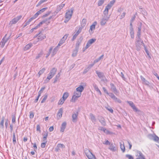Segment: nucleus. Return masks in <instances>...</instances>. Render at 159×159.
<instances>
[{"instance_id":"24","label":"nucleus","mask_w":159,"mask_h":159,"mask_svg":"<svg viewBox=\"0 0 159 159\" xmlns=\"http://www.w3.org/2000/svg\"><path fill=\"white\" fill-rule=\"evenodd\" d=\"M57 71V69L55 68H53L50 71V73H49L51 75H52L53 76L55 75L56 73V72Z\"/></svg>"},{"instance_id":"8","label":"nucleus","mask_w":159,"mask_h":159,"mask_svg":"<svg viewBox=\"0 0 159 159\" xmlns=\"http://www.w3.org/2000/svg\"><path fill=\"white\" fill-rule=\"evenodd\" d=\"M136 159H145L144 155L142 153L139 151H137L136 152Z\"/></svg>"},{"instance_id":"37","label":"nucleus","mask_w":159,"mask_h":159,"mask_svg":"<svg viewBox=\"0 0 159 159\" xmlns=\"http://www.w3.org/2000/svg\"><path fill=\"white\" fill-rule=\"evenodd\" d=\"M32 46V44L31 43L29 44L26 45L24 48V50L26 51L29 49Z\"/></svg>"},{"instance_id":"30","label":"nucleus","mask_w":159,"mask_h":159,"mask_svg":"<svg viewBox=\"0 0 159 159\" xmlns=\"http://www.w3.org/2000/svg\"><path fill=\"white\" fill-rule=\"evenodd\" d=\"M7 34H6L2 40V41L4 42V43H6L7 42L8 40L10 39V36L8 37H7Z\"/></svg>"},{"instance_id":"13","label":"nucleus","mask_w":159,"mask_h":159,"mask_svg":"<svg viewBox=\"0 0 159 159\" xmlns=\"http://www.w3.org/2000/svg\"><path fill=\"white\" fill-rule=\"evenodd\" d=\"M78 112L74 113L72 115V121L73 122H76L77 121V118L78 116Z\"/></svg>"},{"instance_id":"3","label":"nucleus","mask_w":159,"mask_h":159,"mask_svg":"<svg viewBox=\"0 0 159 159\" xmlns=\"http://www.w3.org/2000/svg\"><path fill=\"white\" fill-rule=\"evenodd\" d=\"M84 152L89 159H96V157L89 150L86 149L84 150Z\"/></svg>"},{"instance_id":"36","label":"nucleus","mask_w":159,"mask_h":159,"mask_svg":"<svg viewBox=\"0 0 159 159\" xmlns=\"http://www.w3.org/2000/svg\"><path fill=\"white\" fill-rule=\"evenodd\" d=\"M45 70V68H43L41 70H40L38 73V76H39V77L40 75L43 74Z\"/></svg>"},{"instance_id":"11","label":"nucleus","mask_w":159,"mask_h":159,"mask_svg":"<svg viewBox=\"0 0 159 159\" xmlns=\"http://www.w3.org/2000/svg\"><path fill=\"white\" fill-rule=\"evenodd\" d=\"M127 102L133 108L134 111L135 112L139 111V110L135 106V105H134L133 102L131 101H127Z\"/></svg>"},{"instance_id":"9","label":"nucleus","mask_w":159,"mask_h":159,"mask_svg":"<svg viewBox=\"0 0 159 159\" xmlns=\"http://www.w3.org/2000/svg\"><path fill=\"white\" fill-rule=\"evenodd\" d=\"M68 34H66L64 36V37L61 39L60 41L57 45V47H59L61 46L62 44H63L64 43L65 41L67 38V37H68Z\"/></svg>"},{"instance_id":"2","label":"nucleus","mask_w":159,"mask_h":159,"mask_svg":"<svg viewBox=\"0 0 159 159\" xmlns=\"http://www.w3.org/2000/svg\"><path fill=\"white\" fill-rule=\"evenodd\" d=\"M81 93L76 90L74 92V95L72 97L71 101L72 102H75L77 100L78 98L81 96Z\"/></svg>"},{"instance_id":"17","label":"nucleus","mask_w":159,"mask_h":159,"mask_svg":"<svg viewBox=\"0 0 159 159\" xmlns=\"http://www.w3.org/2000/svg\"><path fill=\"white\" fill-rule=\"evenodd\" d=\"M62 108H61L59 109L57 115V117L58 119H59L62 117Z\"/></svg>"},{"instance_id":"34","label":"nucleus","mask_w":159,"mask_h":159,"mask_svg":"<svg viewBox=\"0 0 159 159\" xmlns=\"http://www.w3.org/2000/svg\"><path fill=\"white\" fill-rule=\"evenodd\" d=\"M5 118L3 117L2 118V120L0 123V127L3 129L4 128V122Z\"/></svg>"},{"instance_id":"7","label":"nucleus","mask_w":159,"mask_h":159,"mask_svg":"<svg viewBox=\"0 0 159 159\" xmlns=\"http://www.w3.org/2000/svg\"><path fill=\"white\" fill-rule=\"evenodd\" d=\"M35 37H37L38 41H41L44 39L45 38L46 36L45 34L40 32L38 34L36 35Z\"/></svg>"},{"instance_id":"59","label":"nucleus","mask_w":159,"mask_h":159,"mask_svg":"<svg viewBox=\"0 0 159 159\" xmlns=\"http://www.w3.org/2000/svg\"><path fill=\"white\" fill-rule=\"evenodd\" d=\"M115 2V0H113L111 1L108 4L110 6H111V7H112V6L113 5Z\"/></svg>"},{"instance_id":"22","label":"nucleus","mask_w":159,"mask_h":159,"mask_svg":"<svg viewBox=\"0 0 159 159\" xmlns=\"http://www.w3.org/2000/svg\"><path fill=\"white\" fill-rule=\"evenodd\" d=\"M140 78L143 84L147 85H149V82L147 80H146L143 76H141Z\"/></svg>"},{"instance_id":"26","label":"nucleus","mask_w":159,"mask_h":159,"mask_svg":"<svg viewBox=\"0 0 159 159\" xmlns=\"http://www.w3.org/2000/svg\"><path fill=\"white\" fill-rule=\"evenodd\" d=\"M93 87L94 89L96 91H97V92L100 95H102L101 92V91L100 90L98 89V86L97 85L95 84H93Z\"/></svg>"},{"instance_id":"19","label":"nucleus","mask_w":159,"mask_h":159,"mask_svg":"<svg viewBox=\"0 0 159 159\" xmlns=\"http://www.w3.org/2000/svg\"><path fill=\"white\" fill-rule=\"evenodd\" d=\"M110 86L111 89L113 92H114L115 93H116L117 92V89H116L115 86L113 84L111 83L110 84Z\"/></svg>"},{"instance_id":"58","label":"nucleus","mask_w":159,"mask_h":159,"mask_svg":"<svg viewBox=\"0 0 159 159\" xmlns=\"http://www.w3.org/2000/svg\"><path fill=\"white\" fill-rule=\"evenodd\" d=\"M47 98V95H45L44 96L43 98V99L42 100L41 102L42 103H43L46 100Z\"/></svg>"},{"instance_id":"53","label":"nucleus","mask_w":159,"mask_h":159,"mask_svg":"<svg viewBox=\"0 0 159 159\" xmlns=\"http://www.w3.org/2000/svg\"><path fill=\"white\" fill-rule=\"evenodd\" d=\"M114 101L116 102H117L119 103H121V100L119 99L117 97H115V98L113 99Z\"/></svg>"},{"instance_id":"56","label":"nucleus","mask_w":159,"mask_h":159,"mask_svg":"<svg viewBox=\"0 0 159 159\" xmlns=\"http://www.w3.org/2000/svg\"><path fill=\"white\" fill-rule=\"evenodd\" d=\"M103 143L106 145H110L111 143L107 140H106L103 142Z\"/></svg>"},{"instance_id":"6","label":"nucleus","mask_w":159,"mask_h":159,"mask_svg":"<svg viewBox=\"0 0 159 159\" xmlns=\"http://www.w3.org/2000/svg\"><path fill=\"white\" fill-rule=\"evenodd\" d=\"M96 40V39H92L89 40L88 41L86 46L84 48L83 52H84L85 50H86L89 48L92 44Z\"/></svg>"},{"instance_id":"52","label":"nucleus","mask_w":159,"mask_h":159,"mask_svg":"<svg viewBox=\"0 0 159 159\" xmlns=\"http://www.w3.org/2000/svg\"><path fill=\"white\" fill-rule=\"evenodd\" d=\"M47 0H41L36 5V7H38L40 6L41 4L46 1Z\"/></svg>"},{"instance_id":"27","label":"nucleus","mask_w":159,"mask_h":159,"mask_svg":"<svg viewBox=\"0 0 159 159\" xmlns=\"http://www.w3.org/2000/svg\"><path fill=\"white\" fill-rule=\"evenodd\" d=\"M47 9V7L43 8L38 11L35 14L38 16L39 15L44 11Z\"/></svg>"},{"instance_id":"63","label":"nucleus","mask_w":159,"mask_h":159,"mask_svg":"<svg viewBox=\"0 0 159 159\" xmlns=\"http://www.w3.org/2000/svg\"><path fill=\"white\" fill-rule=\"evenodd\" d=\"M126 157L128 158V159H134L133 157L130 155L126 154Z\"/></svg>"},{"instance_id":"31","label":"nucleus","mask_w":159,"mask_h":159,"mask_svg":"<svg viewBox=\"0 0 159 159\" xmlns=\"http://www.w3.org/2000/svg\"><path fill=\"white\" fill-rule=\"evenodd\" d=\"M53 76L52 75H51V74H50L49 73L48 76H47V79L46 80H45V82L46 83H48L49 80L52 78Z\"/></svg>"},{"instance_id":"40","label":"nucleus","mask_w":159,"mask_h":159,"mask_svg":"<svg viewBox=\"0 0 159 159\" xmlns=\"http://www.w3.org/2000/svg\"><path fill=\"white\" fill-rule=\"evenodd\" d=\"M60 73H58L56 75V76L55 77V78H54V82H53L54 83H55L57 81V80H58V79L60 77Z\"/></svg>"},{"instance_id":"47","label":"nucleus","mask_w":159,"mask_h":159,"mask_svg":"<svg viewBox=\"0 0 159 159\" xmlns=\"http://www.w3.org/2000/svg\"><path fill=\"white\" fill-rule=\"evenodd\" d=\"M13 142L14 144H15L16 143V138L14 133H13Z\"/></svg>"},{"instance_id":"45","label":"nucleus","mask_w":159,"mask_h":159,"mask_svg":"<svg viewBox=\"0 0 159 159\" xmlns=\"http://www.w3.org/2000/svg\"><path fill=\"white\" fill-rule=\"evenodd\" d=\"M103 55H102L100 57L96 59L94 61V63H96L98 62L101 59L103 58Z\"/></svg>"},{"instance_id":"18","label":"nucleus","mask_w":159,"mask_h":159,"mask_svg":"<svg viewBox=\"0 0 159 159\" xmlns=\"http://www.w3.org/2000/svg\"><path fill=\"white\" fill-rule=\"evenodd\" d=\"M82 30V28L80 27L78 31L75 33V34L73 36L72 40H74L77 37L78 34L81 32Z\"/></svg>"},{"instance_id":"29","label":"nucleus","mask_w":159,"mask_h":159,"mask_svg":"<svg viewBox=\"0 0 159 159\" xmlns=\"http://www.w3.org/2000/svg\"><path fill=\"white\" fill-rule=\"evenodd\" d=\"M7 34H6L2 40V41L4 42V43H6L7 42L8 40L10 39V36L8 37H7Z\"/></svg>"},{"instance_id":"32","label":"nucleus","mask_w":159,"mask_h":159,"mask_svg":"<svg viewBox=\"0 0 159 159\" xmlns=\"http://www.w3.org/2000/svg\"><path fill=\"white\" fill-rule=\"evenodd\" d=\"M82 39L80 38L77 42V43L76 44V47H75L76 49H78L79 47L81 42Z\"/></svg>"},{"instance_id":"42","label":"nucleus","mask_w":159,"mask_h":159,"mask_svg":"<svg viewBox=\"0 0 159 159\" xmlns=\"http://www.w3.org/2000/svg\"><path fill=\"white\" fill-rule=\"evenodd\" d=\"M69 94L68 93L66 92L62 96V98H63L65 100L68 97Z\"/></svg>"},{"instance_id":"39","label":"nucleus","mask_w":159,"mask_h":159,"mask_svg":"<svg viewBox=\"0 0 159 159\" xmlns=\"http://www.w3.org/2000/svg\"><path fill=\"white\" fill-rule=\"evenodd\" d=\"M87 20L85 19H83L81 22V26L82 27H84L86 25Z\"/></svg>"},{"instance_id":"55","label":"nucleus","mask_w":159,"mask_h":159,"mask_svg":"<svg viewBox=\"0 0 159 159\" xmlns=\"http://www.w3.org/2000/svg\"><path fill=\"white\" fill-rule=\"evenodd\" d=\"M107 94L108 95L113 99L116 97L112 93H108Z\"/></svg>"},{"instance_id":"54","label":"nucleus","mask_w":159,"mask_h":159,"mask_svg":"<svg viewBox=\"0 0 159 159\" xmlns=\"http://www.w3.org/2000/svg\"><path fill=\"white\" fill-rule=\"evenodd\" d=\"M52 49V47H51L49 50L48 52L46 54V58L48 57L49 56V55H50V54L51 53V52Z\"/></svg>"},{"instance_id":"64","label":"nucleus","mask_w":159,"mask_h":159,"mask_svg":"<svg viewBox=\"0 0 159 159\" xmlns=\"http://www.w3.org/2000/svg\"><path fill=\"white\" fill-rule=\"evenodd\" d=\"M5 44V43H4V42H3V41H2V40H1V41L0 42V46L2 48H3L4 47Z\"/></svg>"},{"instance_id":"43","label":"nucleus","mask_w":159,"mask_h":159,"mask_svg":"<svg viewBox=\"0 0 159 159\" xmlns=\"http://www.w3.org/2000/svg\"><path fill=\"white\" fill-rule=\"evenodd\" d=\"M153 140L159 143V138L156 135H154Z\"/></svg>"},{"instance_id":"44","label":"nucleus","mask_w":159,"mask_h":159,"mask_svg":"<svg viewBox=\"0 0 159 159\" xmlns=\"http://www.w3.org/2000/svg\"><path fill=\"white\" fill-rule=\"evenodd\" d=\"M65 101V100L63 98H61L59 101L58 103V104L59 105H62L64 102Z\"/></svg>"},{"instance_id":"5","label":"nucleus","mask_w":159,"mask_h":159,"mask_svg":"<svg viewBox=\"0 0 159 159\" xmlns=\"http://www.w3.org/2000/svg\"><path fill=\"white\" fill-rule=\"evenodd\" d=\"M21 17L22 16L20 15L14 18L10 22L9 24L10 25H12L13 24H16L21 19Z\"/></svg>"},{"instance_id":"51","label":"nucleus","mask_w":159,"mask_h":159,"mask_svg":"<svg viewBox=\"0 0 159 159\" xmlns=\"http://www.w3.org/2000/svg\"><path fill=\"white\" fill-rule=\"evenodd\" d=\"M47 0H41L36 5V7H38L40 6L41 4L46 1Z\"/></svg>"},{"instance_id":"46","label":"nucleus","mask_w":159,"mask_h":159,"mask_svg":"<svg viewBox=\"0 0 159 159\" xmlns=\"http://www.w3.org/2000/svg\"><path fill=\"white\" fill-rule=\"evenodd\" d=\"M98 129L99 130L103 131L105 133H106V131L108 132V131L105 128L101 126H99L98 127Z\"/></svg>"},{"instance_id":"16","label":"nucleus","mask_w":159,"mask_h":159,"mask_svg":"<svg viewBox=\"0 0 159 159\" xmlns=\"http://www.w3.org/2000/svg\"><path fill=\"white\" fill-rule=\"evenodd\" d=\"M97 24V22L96 21H94L92 25L90 26V28L89 31V32L90 33H92L91 32L94 30L95 27V26Z\"/></svg>"},{"instance_id":"35","label":"nucleus","mask_w":159,"mask_h":159,"mask_svg":"<svg viewBox=\"0 0 159 159\" xmlns=\"http://www.w3.org/2000/svg\"><path fill=\"white\" fill-rule=\"evenodd\" d=\"M120 148H121V150L123 152H124L125 151V147L124 146V143H120Z\"/></svg>"},{"instance_id":"33","label":"nucleus","mask_w":159,"mask_h":159,"mask_svg":"<svg viewBox=\"0 0 159 159\" xmlns=\"http://www.w3.org/2000/svg\"><path fill=\"white\" fill-rule=\"evenodd\" d=\"M130 32L131 38L132 39H134V33L133 27H131L130 28Z\"/></svg>"},{"instance_id":"48","label":"nucleus","mask_w":159,"mask_h":159,"mask_svg":"<svg viewBox=\"0 0 159 159\" xmlns=\"http://www.w3.org/2000/svg\"><path fill=\"white\" fill-rule=\"evenodd\" d=\"M143 47H144V50L146 52V53H147V55L150 58H151V57L149 55V52H148V50L147 49V48L145 46V45H143Z\"/></svg>"},{"instance_id":"61","label":"nucleus","mask_w":159,"mask_h":159,"mask_svg":"<svg viewBox=\"0 0 159 159\" xmlns=\"http://www.w3.org/2000/svg\"><path fill=\"white\" fill-rule=\"evenodd\" d=\"M108 10L105 9L103 12V14L104 15V16H107V15H108Z\"/></svg>"},{"instance_id":"1","label":"nucleus","mask_w":159,"mask_h":159,"mask_svg":"<svg viewBox=\"0 0 159 159\" xmlns=\"http://www.w3.org/2000/svg\"><path fill=\"white\" fill-rule=\"evenodd\" d=\"M144 44L143 41L141 39H136L135 42V45L136 49L138 51H139L141 48L142 46H143Z\"/></svg>"},{"instance_id":"12","label":"nucleus","mask_w":159,"mask_h":159,"mask_svg":"<svg viewBox=\"0 0 159 159\" xmlns=\"http://www.w3.org/2000/svg\"><path fill=\"white\" fill-rule=\"evenodd\" d=\"M73 13V10H71V11L68 10L66 12L65 15V17L66 19H70L72 16Z\"/></svg>"},{"instance_id":"50","label":"nucleus","mask_w":159,"mask_h":159,"mask_svg":"<svg viewBox=\"0 0 159 159\" xmlns=\"http://www.w3.org/2000/svg\"><path fill=\"white\" fill-rule=\"evenodd\" d=\"M47 21V19L43 20L41 22H40L38 25H37L39 27L43 24L45 23Z\"/></svg>"},{"instance_id":"4","label":"nucleus","mask_w":159,"mask_h":159,"mask_svg":"<svg viewBox=\"0 0 159 159\" xmlns=\"http://www.w3.org/2000/svg\"><path fill=\"white\" fill-rule=\"evenodd\" d=\"M110 18V16H103L101 19L100 21V24L102 26H104L108 21Z\"/></svg>"},{"instance_id":"23","label":"nucleus","mask_w":159,"mask_h":159,"mask_svg":"<svg viewBox=\"0 0 159 159\" xmlns=\"http://www.w3.org/2000/svg\"><path fill=\"white\" fill-rule=\"evenodd\" d=\"M110 146L109 148V149L112 152H115L116 150V148L114 146L112 143L110 144Z\"/></svg>"},{"instance_id":"25","label":"nucleus","mask_w":159,"mask_h":159,"mask_svg":"<svg viewBox=\"0 0 159 159\" xmlns=\"http://www.w3.org/2000/svg\"><path fill=\"white\" fill-rule=\"evenodd\" d=\"M96 72L98 75V76L100 79L103 78L104 76L102 72H99L98 71H96Z\"/></svg>"},{"instance_id":"41","label":"nucleus","mask_w":159,"mask_h":159,"mask_svg":"<svg viewBox=\"0 0 159 159\" xmlns=\"http://www.w3.org/2000/svg\"><path fill=\"white\" fill-rule=\"evenodd\" d=\"M78 49H76L73 51V52L72 54V57H75L77 54L78 50Z\"/></svg>"},{"instance_id":"60","label":"nucleus","mask_w":159,"mask_h":159,"mask_svg":"<svg viewBox=\"0 0 159 159\" xmlns=\"http://www.w3.org/2000/svg\"><path fill=\"white\" fill-rule=\"evenodd\" d=\"M104 1L103 0H99L98 3V6H101L104 3Z\"/></svg>"},{"instance_id":"15","label":"nucleus","mask_w":159,"mask_h":159,"mask_svg":"<svg viewBox=\"0 0 159 159\" xmlns=\"http://www.w3.org/2000/svg\"><path fill=\"white\" fill-rule=\"evenodd\" d=\"M98 120L102 125L103 126L106 125V123L105 120L104 118L102 116H99L98 118Z\"/></svg>"},{"instance_id":"21","label":"nucleus","mask_w":159,"mask_h":159,"mask_svg":"<svg viewBox=\"0 0 159 159\" xmlns=\"http://www.w3.org/2000/svg\"><path fill=\"white\" fill-rule=\"evenodd\" d=\"M84 89V87L83 86L80 85L76 88V91L81 93V92L83 91Z\"/></svg>"},{"instance_id":"14","label":"nucleus","mask_w":159,"mask_h":159,"mask_svg":"<svg viewBox=\"0 0 159 159\" xmlns=\"http://www.w3.org/2000/svg\"><path fill=\"white\" fill-rule=\"evenodd\" d=\"M65 4L63 3V2H62L60 5H57V9L56 11L55 12L56 13H57L58 12H59L65 6Z\"/></svg>"},{"instance_id":"57","label":"nucleus","mask_w":159,"mask_h":159,"mask_svg":"<svg viewBox=\"0 0 159 159\" xmlns=\"http://www.w3.org/2000/svg\"><path fill=\"white\" fill-rule=\"evenodd\" d=\"M148 138L150 139L153 140L154 135H152V134H149L148 135Z\"/></svg>"},{"instance_id":"49","label":"nucleus","mask_w":159,"mask_h":159,"mask_svg":"<svg viewBox=\"0 0 159 159\" xmlns=\"http://www.w3.org/2000/svg\"><path fill=\"white\" fill-rule=\"evenodd\" d=\"M47 21V19L43 20L41 22H40L38 25H37L39 27L43 24L45 23Z\"/></svg>"},{"instance_id":"28","label":"nucleus","mask_w":159,"mask_h":159,"mask_svg":"<svg viewBox=\"0 0 159 159\" xmlns=\"http://www.w3.org/2000/svg\"><path fill=\"white\" fill-rule=\"evenodd\" d=\"M89 116L90 118V119L93 122H95L96 121V119L94 115L92 113H90Z\"/></svg>"},{"instance_id":"38","label":"nucleus","mask_w":159,"mask_h":159,"mask_svg":"<svg viewBox=\"0 0 159 159\" xmlns=\"http://www.w3.org/2000/svg\"><path fill=\"white\" fill-rule=\"evenodd\" d=\"M58 47L57 46L54 49H53L52 52V56L53 57V56L58 51Z\"/></svg>"},{"instance_id":"62","label":"nucleus","mask_w":159,"mask_h":159,"mask_svg":"<svg viewBox=\"0 0 159 159\" xmlns=\"http://www.w3.org/2000/svg\"><path fill=\"white\" fill-rule=\"evenodd\" d=\"M12 121L13 123H15L16 122V117L14 115H12Z\"/></svg>"},{"instance_id":"20","label":"nucleus","mask_w":159,"mask_h":159,"mask_svg":"<svg viewBox=\"0 0 159 159\" xmlns=\"http://www.w3.org/2000/svg\"><path fill=\"white\" fill-rule=\"evenodd\" d=\"M66 122H65L62 123L61 128L60 131L61 132H64L65 129L66 128Z\"/></svg>"},{"instance_id":"10","label":"nucleus","mask_w":159,"mask_h":159,"mask_svg":"<svg viewBox=\"0 0 159 159\" xmlns=\"http://www.w3.org/2000/svg\"><path fill=\"white\" fill-rule=\"evenodd\" d=\"M142 24L141 23H140V25L138 27V31L137 33V36L136 37V39H141L140 35Z\"/></svg>"}]
</instances>
